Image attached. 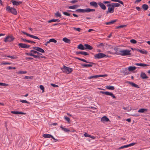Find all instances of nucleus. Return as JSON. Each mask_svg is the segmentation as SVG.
Masks as SVG:
<instances>
[{
	"label": "nucleus",
	"mask_w": 150,
	"mask_h": 150,
	"mask_svg": "<svg viewBox=\"0 0 150 150\" xmlns=\"http://www.w3.org/2000/svg\"><path fill=\"white\" fill-rule=\"evenodd\" d=\"M8 84H7L3 83H0V85L3 86H8Z\"/></svg>",
	"instance_id": "c03bdc74"
},
{
	"label": "nucleus",
	"mask_w": 150,
	"mask_h": 150,
	"mask_svg": "<svg viewBox=\"0 0 150 150\" xmlns=\"http://www.w3.org/2000/svg\"><path fill=\"white\" fill-rule=\"evenodd\" d=\"M74 5L72 6H69L68 7V8H69V9H75V8H74Z\"/></svg>",
	"instance_id": "0e129e2a"
},
{
	"label": "nucleus",
	"mask_w": 150,
	"mask_h": 150,
	"mask_svg": "<svg viewBox=\"0 0 150 150\" xmlns=\"http://www.w3.org/2000/svg\"><path fill=\"white\" fill-rule=\"evenodd\" d=\"M55 16L57 17H60V18L61 17V14L59 13V11H57L55 13Z\"/></svg>",
	"instance_id": "e433bc0d"
},
{
	"label": "nucleus",
	"mask_w": 150,
	"mask_h": 150,
	"mask_svg": "<svg viewBox=\"0 0 150 150\" xmlns=\"http://www.w3.org/2000/svg\"><path fill=\"white\" fill-rule=\"evenodd\" d=\"M136 50H137V51L143 54H147L148 52L146 50L143 49L142 50H140L139 49H135Z\"/></svg>",
	"instance_id": "2eb2a0df"
},
{
	"label": "nucleus",
	"mask_w": 150,
	"mask_h": 150,
	"mask_svg": "<svg viewBox=\"0 0 150 150\" xmlns=\"http://www.w3.org/2000/svg\"><path fill=\"white\" fill-rule=\"evenodd\" d=\"M78 48L81 50H85V47L82 44H80L77 47Z\"/></svg>",
	"instance_id": "cd10ccee"
},
{
	"label": "nucleus",
	"mask_w": 150,
	"mask_h": 150,
	"mask_svg": "<svg viewBox=\"0 0 150 150\" xmlns=\"http://www.w3.org/2000/svg\"><path fill=\"white\" fill-rule=\"evenodd\" d=\"M63 40L65 42L70 44L71 43V40H70L68 39L67 38H64L63 39Z\"/></svg>",
	"instance_id": "bb28decb"
},
{
	"label": "nucleus",
	"mask_w": 150,
	"mask_h": 150,
	"mask_svg": "<svg viewBox=\"0 0 150 150\" xmlns=\"http://www.w3.org/2000/svg\"><path fill=\"white\" fill-rule=\"evenodd\" d=\"M49 42H51L54 43H56L57 42V41L54 39L52 38L49 40Z\"/></svg>",
	"instance_id": "ea45409f"
},
{
	"label": "nucleus",
	"mask_w": 150,
	"mask_h": 150,
	"mask_svg": "<svg viewBox=\"0 0 150 150\" xmlns=\"http://www.w3.org/2000/svg\"><path fill=\"white\" fill-rule=\"evenodd\" d=\"M142 8L144 10L146 11L148 9L149 6L147 5L144 4L142 5Z\"/></svg>",
	"instance_id": "393cba45"
},
{
	"label": "nucleus",
	"mask_w": 150,
	"mask_h": 150,
	"mask_svg": "<svg viewBox=\"0 0 150 150\" xmlns=\"http://www.w3.org/2000/svg\"><path fill=\"white\" fill-rule=\"evenodd\" d=\"M11 112L12 113L15 114H22V115H25L26 113H25L22 112H19L18 111H12Z\"/></svg>",
	"instance_id": "6ab92c4d"
},
{
	"label": "nucleus",
	"mask_w": 150,
	"mask_h": 150,
	"mask_svg": "<svg viewBox=\"0 0 150 150\" xmlns=\"http://www.w3.org/2000/svg\"><path fill=\"white\" fill-rule=\"evenodd\" d=\"M130 42L131 43L133 44H136L137 42V41L134 39L131 40H130Z\"/></svg>",
	"instance_id": "79ce46f5"
},
{
	"label": "nucleus",
	"mask_w": 150,
	"mask_h": 150,
	"mask_svg": "<svg viewBox=\"0 0 150 150\" xmlns=\"http://www.w3.org/2000/svg\"><path fill=\"white\" fill-rule=\"evenodd\" d=\"M43 137L45 138H50L52 137V135L49 134H44L43 135Z\"/></svg>",
	"instance_id": "7c9ffc66"
},
{
	"label": "nucleus",
	"mask_w": 150,
	"mask_h": 150,
	"mask_svg": "<svg viewBox=\"0 0 150 150\" xmlns=\"http://www.w3.org/2000/svg\"><path fill=\"white\" fill-rule=\"evenodd\" d=\"M78 1V0H73L71 1L70 3L72 4H74Z\"/></svg>",
	"instance_id": "bf43d9fd"
},
{
	"label": "nucleus",
	"mask_w": 150,
	"mask_h": 150,
	"mask_svg": "<svg viewBox=\"0 0 150 150\" xmlns=\"http://www.w3.org/2000/svg\"><path fill=\"white\" fill-rule=\"evenodd\" d=\"M135 65L137 66H140L141 67H146L149 66V65L148 64H146L143 63H136L135 64Z\"/></svg>",
	"instance_id": "4be33fe9"
},
{
	"label": "nucleus",
	"mask_w": 150,
	"mask_h": 150,
	"mask_svg": "<svg viewBox=\"0 0 150 150\" xmlns=\"http://www.w3.org/2000/svg\"><path fill=\"white\" fill-rule=\"evenodd\" d=\"M98 78V75L92 76L88 78V79H96Z\"/></svg>",
	"instance_id": "f704fd0d"
},
{
	"label": "nucleus",
	"mask_w": 150,
	"mask_h": 150,
	"mask_svg": "<svg viewBox=\"0 0 150 150\" xmlns=\"http://www.w3.org/2000/svg\"><path fill=\"white\" fill-rule=\"evenodd\" d=\"M27 73V72L26 71H19L18 72V74H26Z\"/></svg>",
	"instance_id": "a19ab883"
},
{
	"label": "nucleus",
	"mask_w": 150,
	"mask_h": 150,
	"mask_svg": "<svg viewBox=\"0 0 150 150\" xmlns=\"http://www.w3.org/2000/svg\"><path fill=\"white\" fill-rule=\"evenodd\" d=\"M83 52L84 51L76 52V54L77 55H78L79 54H81L82 55H83Z\"/></svg>",
	"instance_id": "a18cd8bd"
},
{
	"label": "nucleus",
	"mask_w": 150,
	"mask_h": 150,
	"mask_svg": "<svg viewBox=\"0 0 150 150\" xmlns=\"http://www.w3.org/2000/svg\"><path fill=\"white\" fill-rule=\"evenodd\" d=\"M22 32L23 33V34H25V35H26L30 37L31 38H33L34 39H38L39 40H40V39L37 36H36L34 35L30 34H29L26 32H25L24 31H22Z\"/></svg>",
	"instance_id": "6e6552de"
},
{
	"label": "nucleus",
	"mask_w": 150,
	"mask_h": 150,
	"mask_svg": "<svg viewBox=\"0 0 150 150\" xmlns=\"http://www.w3.org/2000/svg\"><path fill=\"white\" fill-rule=\"evenodd\" d=\"M108 56L105 54L102 53H99L95 54L94 56V58L95 59H99L104 57H108Z\"/></svg>",
	"instance_id": "39448f33"
},
{
	"label": "nucleus",
	"mask_w": 150,
	"mask_h": 150,
	"mask_svg": "<svg viewBox=\"0 0 150 150\" xmlns=\"http://www.w3.org/2000/svg\"><path fill=\"white\" fill-rule=\"evenodd\" d=\"M60 20L58 19H53L51 20H49V21H48V22L49 23H51L52 22H56V21H57V22H60Z\"/></svg>",
	"instance_id": "473e14b6"
},
{
	"label": "nucleus",
	"mask_w": 150,
	"mask_h": 150,
	"mask_svg": "<svg viewBox=\"0 0 150 150\" xmlns=\"http://www.w3.org/2000/svg\"><path fill=\"white\" fill-rule=\"evenodd\" d=\"M75 58L77 59H78L79 60L81 61H83V62H86V63H90V64H95V63H93L92 62H87L86 60H85L83 59H81V58H80L77 57H75Z\"/></svg>",
	"instance_id": "9b49d317"
},
{
	"label": "nucleus",
	"mask_w": 150,
	"mask_h": 150,
	"mask_svg": "<svg viewBox=\"0 0 150 150\" xmlns=\"http://www.w3.org/2000/svg\"><path fill=\"white\" fill-rule=\"evenodd\" d=\"M40 89L42 90V92H44V87L42 85H41L40 86Z\"/></svg>",
	"instance_id": "37998d69"
},
{
	"label": "nucleus",
	"mask_w": 150,
	"mask_h": 150,
	"mask_svg": "<svg viewBox=\"0 0 150 150\" xmlns=\"http://www.w3.org/2000/svg\"><path fill=\"white\" fill-rule=\"evenodd\" d=\"M140 77L143 79H146L148 78V77L147 76L146 74L143 72H141L140 74Z\"/></svg>",
	"instance_id": "9d476101"
},
{
	"label": "nucleus",
	"mask_w": 150,
	"mask_h": 150,
	"mask_svg": "<svg viewBox=\"0 0 150 150\" xmlns=\"http://www.w3.org/2000/svg\"><path fill=\"white\" fill-rule=\"evenodd\" d=\"M74 30H76L78 31L79 32L81 30V29L79 28H74Z\"/></svg>",
	"instance_id": "4d7b16f0"
},
{
	"label": "nucleus",
	"mask_w": 150,
	"mask_h": 150,
	"mask_svg": "<svg viewBox=\"0 0 150 150\" xmlns=\"http://www.w3.org/2000/svg\"><path fill=\"white\" fill-rule=\"evenodd\" d=\"M120 6V4L118 3H114V7H118Z\"/></svg>",
	"instance_id": "864d4df0"
},
{
	"label": "nucleus",
	"mask_w": 150,
	"mask_h": 150,
	"mask_svg": "<svg viewBox=\"0 0 150 150\" xmlns=\"http://www.w3.org/2000/svg\"><path fill=\"white\" fill-rule=\"evenodd\" d=\"M6 10L14 15H16L17 14V12L16 9L13 8L11 7L10 6H8L6 8Z\"/></svg>",
	"instance_id": "423d86ee"
},
{
	"label": "nucleus",
	"mask_w": 150,
	"mask_h": 150,
	"mask_svg": "<svg viewBox=\"0 0 150 150\" xmlns=\"http://www.w3.org/2000/svg\"><path fill=\"white\" fill-rule=\"evenodd\" d=\"M33 76H25V77H24V78L25 79H33Z\"/></svg>",
	"instance_id": "49530a36"
},
{
	"label": "nucleus",
	"mask_w": 150,
	"mask_h": 150,
	"mask_svg": "<svg viewBox=\"0 0 150 150\" xmlns=\"http://www.w3.org/2000/svg\"><path fill=\"white\" fill-rule=\"evenodd\" d=\"M102 122H108L109 120V119L105 116H104L103 117L101 120Z\"/></svg>",
	"instance_id": "aec40b11"
},
{
	"label": "nucleus",
	"mask_w": 150,
	"mask_h": 150,
	"mask_svg": "<svg viewBox=\"0 0 150 150\" xmlns=\"http://www.w3.org/2000/svg\"><path fill=\"white\" fill-rule=\"evenodd\" d=\"M107 95L110 96L114 99H115L116 98V96L113 94L111 92H108V93Z\"/></svg>",
	"instance_id": "c85d7f7f"
},
{
	"label": "nucleus",
	"mask_w": 150,
	"mask_h": 150,
	"mask_svg": "<svg viewBox=\"0 0 150 150\" xmlns=\"http://www.w3.org/2000/svg\"><path fill=\"white\" fill-rule=\"evenodd\" d=\"M64 118L65 119V120H66L67 122H69L70 119L69 117L67 116H66L64 117Z\"/></svg>",
	"instance_id": "603ef678"
},
{
	"label": "nucleus",
	"mask_w": 150,
	"mask_h": 150,
	"mask_svg": "<svg viewBox=\"0 0 150 150\" xmlns=\"http://www.w3.org/2000/svg\"><path fill=\"white\" fill-rule=\"evenodd\" d=\"M61 69L63 72L68 74H70L73 71L72 68L67 67L65 65H64L62 68H61Z\"/></svg>",
	"instance_id": "f03ea898"
},
{
	"label": "nucleus",
	"mask_w": 150,
	"mask_h": 150,
	"mask_svg": "<svg viewBox=\"0 0 150 150\" xmlns=\"http://www.w3.org/2000/svg\"><path fill=\"white\" fill-rule=\"evenodd\" d=\"M130 51V50H120L119 51L120 53L119 54L122 56L130 55H131Z\"/></svg>",
	"instance_id": "7ed1b4c3"
},
{
	"label": "nucleus",
	"mask_w": 150,
	"mask_h": 150,
	"mask_svg": "<svg viewBox=\"0 0 150 150\" xmlns=\"http://www.w3.org/2000/svg\"><path fill=\"white\" fill-rule=\"evenodd\" d=\"M147 111L148 110L147 109L141 108L139 110L138 112H139L144 113L145 112H147Z\"/></svg>",
	"instance_id": "a878e982"
},
{
	"label": "nucleus",
	"mask_w": 150,
	"mask_h": 150,
	"mask_svg": "<svg viewBox=\"0 0 150 150\" xmlns=\"http://www.w3.org/2000/svg\"><path fill=\"white\" fill-rule=\"evenodd\" d=\"M15 39V38L12 35L7 36L4 39V41L6 42H11L13 41Z\"/></svg>",
	"instance_id": "0eeeda50"
},
{
	"label": "nucleus",
	"mask_w": 150,
	"mask_h": 150,
	"mask_svg": "<svg viewBox=\"0 0 150 150\" xmlns=\"http://www.w3.org/2000/svg\"><path fill=\"white\" fill-rule=\"evenodd\" d=\"M108 91L104 92V91H100V93H101L102 94H105V95H107L108 93Z\"/></svg>",
	"instance_id": "5fc2aeb1"
},
{
	"label": "nucleus",
	"mask_w": 150,
	"mask_h": 150,
	"mask_svg": "<svg viewBox=\"0 0 150 150\" xmlns=\"http://www.w3.org/2000/svg\"><path fill=\"white\" fill-rule=\"evenodd\" d=\"M111 1L115 2H118L119 3H120L121 4H122L123 6H124V3L123 2L121 1L120 0H110Z\"/></svg>",
	"instance_id": "72a5a7b5"
},
{
	"label": "nucleus",
	"mask_w": 150,
	"mask_h": 150,
	"mask_svg": "<svg viewBox=\"0 0 150 150\" xmlns=\"http://www.w3.org/2000/svg\"><path fill=\"white\" fill-rule=\"evenodd\" d=\"M108 75L106 74L103 75H98V77L107 76Z\"/></svg>",
	"instance_id": "3c124183"
},
{
	"label": "nucleus",
	"mask_w": 150,
	"mask_h": 150,
	"mask_svg": "<svg viewBox=\"0 0 150 150\" xmlns=\"http://www.w3.org/2000/svg\"><path fill=\"white\" fill-rule=\"evenodd\" d=\"M114 8L111 7H109L108 11H106V13L107 14L109 13H112L114 12Z\"/></svg>",
	"instance_id": "ddd939ff"
},
{
	"label": "nucleus",
	"mask_w": 150,
	"mask_h": 150,
	"mask_svg": "<svg viewBox=\"0 0 150 150\" xmlns=\"http://www.w3.org/2000/svg\"><path fill=\"white\" fill-rule=\"evenodd\" d=\"M20 102H21L22 103H25L27 104H29L30 103L27 101V100H21L19 101Z\"/></svg>",
	"instance_id": "58836bf2"
},
{
	"label": "nucleus",
	"mask_w": 150,
	"mask_h": 150,
	"mask_svg": "<svg viewBox=\"0 0 150 150\" xmlns=\"http://www.w3.org/2000/svg\"><path fill=\"white\" fill-rule=\"evenodd\" d=\"M5 57H9L11 59H16L18 58V57L16 56H5Z\"/></svg>",
	"instance_id": "c9c22d12"
},
{
	"label": "nucleus",
	"mask_w": 150,
	"mask_h": 150,
	"mask_svg": "<svg viewBox=\"0 0 150 150\" xmlns=\"http://www.w3.org/2000/svg\"><path fill=\"white\" fill-rule=\"evenodd\" d=\"M95 10L94 9H91L89 8H87L86 9H79L76 10V12L79 13H85L89 12L91 11H95Z\"/></svg>",
	"instance_id": "20e7f679"
},
{
	"label": "nucleus",
	"mask_w": 150,
	"mask_h": 150,
	"mask_svg": "<svg viewBox=\"0 0 150 150\" xmlns=\"http://www.w3.org/2000/svg\"><path fill=\"white\" fill-rule=\"evenodd\" d=\"M117 21V20H116V19L112 20L111 21L105 23H104V24L108 25L113 24L115 22H116Z\"/></svg>",
	"instance_id": "b1692460"
},
{
	"label": "nucleus",
	"mask_w": 150,
	"mask_h": 150,
	"mask_svg": "<svg viewBox=\"0 0 150 150\" xmlns=\"http://www.w3.org/2000/svg\"><path fill=\"white\" fill-rule=\"evenodd\" d=\"M63 130H64V131L67 132L70 131V130L68 129L64 128L63 129Z\"/></svg>",
	"instance_id": "13d9d810"
},
{
	"label": "nucleus",
	"mask_w": 150,
	"mask_h": 150,
	"mask_svg": "<svg viewBox=\"0 0 150 150\" xmlns=\"http://www.w3.org/2000/svg\"><path fill=\"white\" fill-rule=\"evenodd\" d=\"M30 53H26L25 54L28 56H33L35 58L38 59H40V55H42L41 53L33 50H30Z\"/></svg>",
	"instance_id": "f257e3e1"
},
{
	"label": "nucleus",
	"mask_w": 150,
	"mask_h": 150,
	"mask_svg": "<svg viewBox=\"0 0 150 150\" xmlns=\"http://www.w3.org/2000/svg\"><path fill=\"white\" fill-rule=\"evenodd\" d=\"M51 85L54 87H58V86L57 85L54 84L52 83L51 84Z\"/></svg>",
	"instance_id": "052dcab7"
},
{
	"label": "nucleus",
	"mask_w": 150,
	"mask_h": 150,
	"mask_svg": "<svg viewBox=\"0 0 150 150\" xmlns=\"http://www.w3.org/2000/svg\"><path fill=\"white\" fill-rule=\"evenodd\" d=\"M84 46L85 47V50L88 49L91 50L93 48V47L90 45L87 44H85L84 45Z\"/></svg>",
	"instance_id": "dca6fc26"
},
{
	"label": "nucleus",
	"mask_w": 150,
	"mask_h": 150,
	"mask_svg": "<svg viewBox=\"0 0 150 150\" xmlns=\"http://www.w3.org/2000/svg\"><path fill=\"white\" fill-rule=\"evenodd\" d=\"M127 83L131 84L132 86L135 88H139V87L138 85L133 83L132 82L128 81L127 82Z\"/></svg>",
	"instance_id": "412c9836"
},
{
	"label": "nucleus",
	"mask_w": 150,
	"mask_h": 150,
	"mask_svg": "<svg viewBox=\"0 0 150 150\" xmlns=\"http://www.w3.org/2000/svg\"><path fill=\"white\" fill-rule=\"evenodd\" d=\"M98 4L99 5L100 7L103 10H105L106 9L105 6L104 4L103 3L101 2L98 3Z\"/></svg>",
	"instance_id": "a211bd4d"
},
{
	"label": "nucleus",
	"mask_w": 150,
	"mask_h": 150,
	"mask_svg": "<svg viewBox=\"0 0 150 150\" xmlns=\"http://www.w3.org/2000/svg\"><path fill=\"white\" fill-rule=\"evenodd\" d=\"M106 88L110 90H113L115 89V87L113 86H106Z\"/></svg>",
	"instance_id": "2f4dec72"
},
{
	"label": "nucleus",
	"mask_w": 150,
	"mask_h": 150,
	"mask_svg": "<svg viewBox=\"0 0 150 150\" xmlns=\"http://www.w3.org/2000/svg\"><path fill=\"white\" fill-rule=\"evenodd\" d=\"M63 13L64 15H65V16H70V13H68L67 12H63Z\"/></svg>",
	"instance_id": "8fccbe9b"
},
{
	"label": "nucleus",
	"mask_w": 150,
	"mask_h": 150,
	"mask_svg": "<svg viewBox=\"0 0 150 150\" xmlns=\"http://www.w3.org/2000/svg\"><path fill=\"white\" fill-rule=\"evenodd\" d=\"M128 147V145H124V146H122L119 147V149H123V148H127V147Z\"/></svg>",
	"instance_id": "09e8293b"
},
{
	"label": "nucleus",
	"mask_w": 150,
	"mask_h": 150,
	"mask_svg": "<svg viewBox=\"0 0 150 150\" xmlns=\"http://www.w3.org/2000/svg\"><path fill=\"white\" fill-rule=\"evenodd\" d=\"M136 68L137 67L134 66H129L128 68V69L129 71H132L135 70Z\"/></svg>",
	"instance_id": "5701e85b"
},
{
	"label": "nucleus",
	"mask_w": 150,
	"mask_h": 150,
	"mask_svg": "<svg viewBox=\"0 0 150 150\" xmlns=\"http://www.w3.org/2000/svg\"><path fill=\"white\" fill-rule=\"evenodd\" d=\"M81 65L85 67H92V65L90 64H81Z\"/></svg>",
	"instance_id": "c756f323"
},
{
	"label": "nucleus",
	"mask_w": 150,
	"mask_h": 150,
	"mask_svg": "<svg viewBox=\"0 0 150 150\" xmlns=\"http://www.w3.org/2000/svg\"><path fill=\"white\" fill-rule=\"evenodd\" d=\"M18 46L21 48H28L30 47V45H28L25 44L20 43L18 44Z\"/></svg>",
	"instance_id": "1a4fd4ad"
},
{
	"label": "nucleus",
	"mask_w": 150,
	"mask_h": 150,
	"mask_svg": "<svg viewBox=\"0 0 150 150\" xmlns=\"http://www.w3.org/2000/svg\"><path fill=\"white\" fill-rule=\"evenodd\" d=\"M83 55H84L85 56L89 55V54L88 53H87V52L84 51V52H83Z\"/></svg>",
	"instance_id": "680f3d73"
},
{
	"label": "nucleus",
	"mask_w": 150,
	"mask_h": 150,
	"mask_svg": "<svg viewBox=\"0 0 150 150\" xmlns=\"http://www.w3.org/2000/svg\"><path fill=\"white\" fill-rule=\"evenodd\" d=\"M127 26L126 25H121L119 26H117L116 27V29L120 28H123Z\"/></svg>",
	"instance_id": "4c0bfd02"
},
{
	"label": "nucleus",
	"mask_w": 150,
	"mask_h": 150,
	"mask_svg": "<svg viewBox=\"0 0 150 150\" xmlns=\"http://www.w3.org/2000/svg\"><path fill=\"white\" fill-rule=\"evenodd\" d=\"M25 59L26 60L29 59V60H33V58L32 57H27L25 58Z\"/></svg>",
	"instance_id": "774afa93"
},
{
	"label": "nucleus",
	"mask_w": 150,
	"mask_h": 150,
	"mask_svg": "<svg viewBox=\"0 0 150 150\" xmlns=\"http://www.w3.org/2000/svg\"><path fill=\"white\" fill-rule=\"evenodd\" d=\"M103 4H110V1H103Z\"/></svg>",
	"instance_id": "e2e57ef3"
},
{
	"label": "nucleus",
	"mask_w": 150,
	"mask_h": 150,
	"mask_svg": "<svg viewBox=\"0 0 150 150\" xmlns=\"http://www.w3.org/2000/svg\"><path fill=\"white\" fill-rule=\"evenodd\" d=\"M84 136H85V137H90V135L86 133L84 134Z\"/></svg>",
	"instance_id": "69168bd1"
},
{
	"label": "nucleus",
	"mask_w": 150,
	"mask_h": 150,
	"mask_svg": "<svg viewBox=\"0 0 150 150\" xmlns=\"http://www.w3.org/2000/svg\"><path fill=\"white\" fill-rule=\"evenodd\" d=\"M11 2L13 3V5L18 6L20 4H21L22 3V1H14L12 0Z\"/></svg>",
	"instance_id": "4468645a"
},
{
	"label": "nucleus",
	"mask_w": 150,
	"mask_h": 150,
	"mask_svg": "<svg viewBox=\"0 0 150 150\" xmlns=\"http://www.w3.org/2000/svg\"><path fill=\"white\" fill-rule=\"evenodd\" d=\"M98 4L95 1H92L90 3V5L91 6H93L95 8L98 7Z\"/></svg>",
	"instance_id": "f3484780"
},
{
	"label": "nucleus",
	"mask_w": 150,
	"mask_h": 150,
	"mask_svg": "<svg viewBox=\"0 0 150 150\" xmlns=\"http://www.w3.org/2000/svg\"><path fill=\"white\" fill-rule=\"evenodd\" d=\"M33 49L34 50H37L38 51L40 52L41 53H44L45 51L44 50L42 49L41 48L38 47H34L33 48Z\"/></svg>",
	"instance_id": "f8f14e48"
},
{
	"label": "nucleus",
	"mask_w": 150,
	"mask_h": 150,
	"mask_svg": "<svg viewBox=\"0 0 150 150\" xmlns=\"http://www.w3.org/2000/svg\"><path fill=\"white\" fill-rule=\"evenodd\" d=\"M11 63L8 62H4L2 64H1V65L2 64H4V65H7V64H11Z\"/></svg>",
	"instance_id": "de8ad7c7"
},
{
	"label": "nucleus",
	"mask_w": 150,
	"mask_h": 150,
	"mask_svg": "<svg viewBox=\"0 0 150 150\" xmlns=\"http://www.w3.org/2000/svg\"><path fill=\"white\" fill-rule=\"evenodd\" d=\"M136 143H132L131 144H129L128 145V146H132L135 145V144H136Z\"/></svg>",
	"instance_id": "6e6d98bb"
},
{
	"label": "nucleus",
	"mask_w": 150,
	"mask_h": 150,
	"mask_svg": "<svg viewBox=\"0 0 150 150\" xmlns=\"http://www.w3.org/2000/svg\"><path fill=\"white\" fill-rule=\"evenodd\" d=\"M110 7H112L115 8L114 3H112L110 4Z\"/></svg>",
	"instance_id": "338daca9"
}]
</instances>
